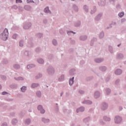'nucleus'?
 I'll return each mask as SVG.
<instances>
[{"mask_svg":"<svg viewBox=\"0 0 126 126\" xmlns=\"http://www.w3.org/2000/svg\"><path fill=\"white\" fill-rule=\"evenodd\" d=\"M44 12L47 14H52V11L50 10L49 6H47L44 8Z\"/></svg>","mask_w":126,"mask_h":126,"instance_id":"nucleus-15","label":"nucleus"},{"mask_svg":"<svg viewBox=\"0 0 126 126\" xmlns=\"http://www.w3.org/2000/svg\"><path fill=\"white\" fill-rule=\"evenodd\" d=\"M0 78L2 80H5L6 79V76L4 75H0Z\"/></svg>","mask_w":126,"mask_h":126,"instance_id":"nucleus-61","label":"nucleus"},{"mask_svg":"<svg viewBox=\"0 0 126 126\" xmlns=\"http://www.w3.org/2000/svg\"><path fill=\"white\" fill-rule=\"evenodd\" d=\"M43 75L41 73H38L35 76V79H40V78H42Z\"/></svg>","mask_w":126,"mask_h":126,"instance_id":"nucleus-43","label":"nucleus"},{"mask_svg":"<svg viewBox=\"0 0 126 126\" xmlns=\"http://www.w3.org/2000/svg\"><path fill=\"white\" fill-rule=\"evenodd\" d=\"M55 111L56 112H59V111H60V108L59 107L58 105H56Z\"/></svg>","mask_w":126,"mask_h":126,"instance_id":"nucleus-60","label":"nucleus"},{"mask_svg":"<svg viewBox=\"0 0 126 126\" xmlns=\"http://www.w3.org/2000/svg\"><path fill=\"white\" fill-rule=\"evenodd\" d=\"M37 63L39 64H44L45 63V61L42 58H38L37 59Z\"/></svg>","mask_w":126,"mask_h":126,"instance_id":"nucleus-22","label":"nucleus"},{"mask_svg":"<svg viewBox=\"0 0 126 126\" xmlns=\"http://www.w3.org/2000/svg\"><path fill=\"white\" fill-rule=\"evenodd\" d=\"M35 52L36 53H40V52H41V48L39 47L36 48L35 49Z\"/></svg>","mask_w":126,"mask_h":126,"instance_id":"nucleus-58","label":"nucleus"},{"mask_svg":"<svg viewBox=\"0 0 126 126\" xmlns=\"http://www.w3.org/2000/svg\"><path fill=\"white\" fill-rule=\"evenodd\" d=\"M59 81H60V82H62V81H63V80H64V75H61L58 79Z\"/></svg>","mask_w":126,"mask_h":126,"instance_id":"nucleus-39","label":"nucleus"},{"mask_svg":"<svg viewBox=\"0 0 126 126\" xmlns=\"http://www.w3.org/2000/svg\"><path fill=\"white\" fill-rule=\"evenodd\" d=\"M98 69L102 72H105V71L108 69V67H107L106 66H100L98 67Z\"/></svg>","mask_w":126,"mask_h":126,"instance_id":"nucleus-14","label":"nucleus"},{"mask_svg":"<svg viewBox=\"0 0 126 126\" xmlns=\"http://www.w3.org/2000/svg\"><path fill=\"white\" fill-rule=\"evenodd\" d=\"M99 122L100 125H101V126H105V125H106V122H105V121H104L103 119H100Z\"/></svg>","mask_w":126,"mask_h":126,"instance_id":"nucleus-47","label":"nucleus"},{"mask_svg":"<svg viewBox=\"0 0 126 126\" xmlns=\"http://www.w3.org/2000/svg\"><path fill=\"white\" fill-rule=\"evenodd\" d=\"M84 111H85V107L83 106H81L76 109V112L77 114H79V113H82L84 112Z\"/></svg>","mask_w":126,"mask_h":126,"instance_id":"nucleus-10","label":"nucleus"},{"mask_svg":"<svg viewBox=\"0 0 126 126\" xmlns=\"http://www.w3.org/2000/svg\"><path fill=\"white\" fill-rule=\"evenodd\" d=\"M24 9H25V10H27V11H30L31 9H32V7L29 5H25L24 6Z\"/></svg>","mask_w":126,"mask_h":126,"instance_id":"nucleus-26","label":"nucleus"},{"mask_svg":"<svg viewBox=\"0 0 126 126\" xmlns=\"http://www.w3.org/2000/svg\"><path fill=\"white\" fill-rule=\"evenodd\" d=\"M52 44L53 46H58V40L56 39H54L52 40Z\"/></svg>","mask_w":126,"mask_h":126,"instance_id":"nucleus-44","label":"nucleus"},{"mask_svg":"<svg viewBox=\"0 0 126 126\" xmlns=\"http://www.w3.org/2000/svg\"><path fill=\"white\" fill-rule=\"evenodd\" d=\"M105 92L106 95H107V96H109V95L111 94L112 90H111V89L107 88L105 89Z\"/></svg>","mask_w":126,"mask_h":126,"instance_id":"nucleus-23","label":"nucleus"},{"mask_svg":"<svg viewBox=\"0 0 126 126\" xmlns=\"http://www.w3.org/2000/svg\"><path fill=\"white\" fill-rule=\"evenodd\" d=\"M104 36H105V33H104V32H101L99 34V39H103Z\"/></svg>","mask_w":126,"mask_h":126,"instance_id":"nucleus-40","label":"nucleus"},{"mask_svg":"<svg viewBox=\"0 0 126 126\" xmlns=\"http://www.w3.org/2000/svg\"><path fill=\"white\" fill-rule=\"evenodd\" d=\"M81 25V21H76L74 23V26H75V27H80Z\"/></svg>","mask_w":126,"mask_h":126,"instance_id":"nucleus-35","label":"nucleus"},{"mask_svg":"<svg viewBox=\"0 0 126 126\" xmlns=\"http://www.w3.org/2000/svg\"><path fill=\"white\" fill-rule=\"evenodd\" d=\"M96 41H97V38H93L91 41V46H93V44H94V42H96Z\"/></svg>","mask_w":126,"mask_h":126,"instance_id":"nucleus-50","label":"nucleus"},{"mask_svg":"<svg viewBox=\"0 0 126 126\" xmlns=\"http://www.w3.org/2000/svg\"><path fill=\"white\" fill-rule=\"evenodd\" d=\"M60 34H63V33H64V30L63 29H61L59 31Z\"/></svg>","mask_w":126,"mask_h":126,"instance_id":"nucleus-57","label":"nucleus"},{"mask_svg":"<svg viewBox=\"0 0 126 126\" xmlns=\"http://www.w3.org/2000/svg\"><path fill=\"white\" fill-rule=\"evenodd\" d=\"M75 69H71L69 72L70 75H74L75 74Z\"/></svg>","mask_w":126,"mask_h":126,"instance_id":"nucleus-41","label":"nucleus"},{"mask_svg":"<svg viewBox=\"0 0 126 126\" xmlns=\"http://www.w3.org/2000/svg\"><path fill=\"white\" fill-rule=\"evenodd\" d=\"M108 51L111 54H114V48H113V46H112L111 45H109L108 46Z\"/></svg>","mask_w":126,"mask_h":126,"instance_id":"nucleus-34","label":"nucleus"},{"mask_svg":"<svg viewBox=\"0 0 126 126\" xmlns=\"http://www.w3.org/2000/svg\"><path fill=\"white\" fill-rule=\"evenodd\" d=\"M67 34L68 36H72V34L73 35H75V34H76V32L73 31H68L67 32Z\"/></svg>","mask_w":126,"mask_h":126,"instance_id":"nucleus-38","label":"nucleus"},{"mask_svg":"<svg viewBox=\"0 0 126 126\" xmlns=\"http://www.w3.org/2000/svg\"><path fill=\"white\" fill-rule=\"evenodd\" d=\"M32 27V23L30 22L26 23L23 26V28L25 30H29Z\"/></svg>","mask_w":126,"mask_h":126,"instance_id":"nucleus-4","label":"nucleus"},{"mask_svg":"<svg viewBox=\"0 0 126 126\" xmlns=\"http://www.w3.org/2000/svg\"><path fill=\"white\" fill-rule=\"evenodd\" d=\"M16 3H22V0H16Z\"/></svg>","mask_w":126,"mask_h":126,"instance_id":"nucleus-63","label":"nucleus"},{"mask_svg":"<svg viewBox=\"0 0 126 126\" xmlns=\"http://www.w3.org/2000/svg\"><path fill=\"white\" fill-rule=\"evenodd\" d=\"M36 66V65L35 64H28L27 66L28 69H31V68H33Z\"/></svg>","mask_w":126,"mask_h":126,"instance_id":"nucleus-37","label":"nucleus"},{"mask_svg":"<svg viewBox=\"0 0 126 126\" xmlns=\"http://www.w3.org/2000/svg\"><path fill=\"white\" fill-rule=\"evenodd\" d=\"M102 16H103V14L98 13L94 18L95 21H100V20H101Z\"/></svg>","mask_w":126,"mask_h":126,"instance_id":"nucleus-12","label":"nucleus"},{"mask_svg":"<svg viewBox=\"0 0 126 126\" xmlns=\"http://www.w3.org/2000/svg\"><path fill=\"white\" fill-rule=\"evenodd\" d=\"M87 38H88L87 35H81L79 37V40L80 41H86V40H87Z\"/></svg>","mask_w":126,"mask_h":126,"instance_id":"nucleus-24","label":"nucleus"},{"mask_svg":"<svg viewBox=\"0 0 126 126\" xmlns=\"http://www.w3.org/2000/svg\"><path fill=\"white\" fill-rule=\"evenodd\" d=\"M97 11V7L95 6H94L90 11V14H94V13H96V12Z\"/></svg>","mask_w":126,"mask_h":126,"instance_id":"nucleus-25","label":"nucleus"},{"mask_svg":"<svg viewBox=\"0 0 126 126\" xmlns=\"http://www.w3.org/2000/svg\"><path fill=\"white\" fill-rule=\"evenodd\" d=\"M24 124L26 125V126H29L31 124V119L28 118L24 121Z\"/></svg>","mask_w":126,"mask_h":126,"instance_id":"nucleus-27","label":"nucleus"},{"mask_svg":"<svg viewBox=\"0 0 126 126\" xmlns=\"http://www.w3.org/2000/svg\"><path fill=\"white\" fill-rule=\"evenodd\" d=\"M73 83H74V77L70 78L69 80V84L70 86H72V85H73Z\"/></svg>","mask_w":126,"mask_h":126,"instance_id":"nucleus-36","label":"nucleus"},{"mask_svg":"<svg viewBox=\"0 0 126 126\" xmlns=\"http://www.w3.org/2000/svg\"><path fill=\"white\" fill-rule=\"evenodd\" d=\"M72 8L75 12H78V11L79 10V8H78V6H77L76 4H73L72 5Z\"/></svg>","mask_w":126,"mask_h":126,"instance_id":"nucleus-29","label":"nucleus"},{"mask_svg":"<svg viewBox=\"0 0 126 126\" xmlns=\"http://www.w3.org/2000/svg\"><path fill=\"white\" fill-rule=\"evenodd\" d=\"M17 37H18V34H17V33H14L12 35V38L14 39V40H16Z\"/></svg>","mask_w":126,"mask_h":126,"instance_id":"nucleus-52","label":"nucleus"},{"mask_svg":"<svg viewBox=\"0 0 126 126\" xmlns=\"http://www.w3.org/2000/svg\"><path fill=\"white\" fill-rule=\"evenodd\" d=\"M19 47H23V46H24V41L21 40L19 41Z\"/></svg>","mask_w":126,"mask_h":126,"instance_id":"nucleus-49","label":"nucleus"},{"mask_svg":"<svg viewBox=\"0 0 126 126\" xmlns=\"http://www.w3.org/2000/svg\"><path fill=\"white\" fill-rule=\"evenodd\" d=\"M11 123L13 126H17V124H18V119H17V118L12 119Z\"/></svg>","mask_w":126,"mask_h":126,"instance_id":"nucleus-11","label":"nucleus"},{"mask_svg":"<svg viewBox=\"0 0 126 126\" xmlns=\"http://www.w3.org/2000/svg\"><path fill=\"white\" fill-rule=\"evenodd\" d=\"M116 58L118 61H122V60H124L125 56L124 55V54L119 53L117 54Z\"/></svg>","mask_w":126,"mask_h":126,"instance_id":"nucleus-6","label":"nucleus"},{"mask_svg":"<svg viewBox=\"0 0 126 126\" xmlns=\"http://www.w3.org/2000/svg\"><path fill=\"white\" fill-rule=\"evenodd\" d=\"M35 95L37 98H41L42 97V92L40 91H37L35 93Z\"/></svg>","mask_w":126,"mask_h":126,"instance_id":"nucleus-30","label":"nucleus"},{"mask_svg":"<svg viewBox=\"0 0 126 126\" xmlns=\"http://www.w3.org/2000/svg\"><path fill=\"white\" fill-rule=\"evenodd\" d=\"M27 91V87L26 86H23L20 88V91L22 93H25V92H26Z\"/></svg>","mask_w":126,"mask_h":126,"instance_id":"nucleus-31","label":"nucleus"},{"mask_svg":"<svg viewBox=\"0 0 126 126\" xmlns=\"http://www.w3.org/2000/svg\"><path fill=\"white\" fill-rule=\"evenodd\" d=\"M8 63H9V61H8V60L7 59H3L2 61V63H3V64H7Z\"/></svg>","mask_w":126,"mask_h":126,"instance_id":"nucleus-48","label":"nucleus"},{"mask_svg":"<svg viewBox=\"0 0 126 126\" xmlns=\"http://www.w3.org/2000/svg\"><path fill=\"white\" fill-rule=\"evenodd\" d=\"M115 75H122L123 74V70L121 68L116 69L114 71Z\"/></svg>","mask_w":126,"mask_h":126,"instance_id":"nucleus-9","label":"nucleus"},{"mask_svg":"<svg viewBox=\"0 0 126 126\" xmlns=\"http://www.w3.org/2000/svg\"><path fill=\"white\" fill-rule=\"evenodd\" d=\"M24 56L26 58H29L30 57V52L28 51H25L24 52Z\"/></svg>","mask_w":126,"mask_h":126,"instance_id":"nucleus-42","label":"nucleus"},{"mask_svg":"<svg viewBox=\"0 0 126 126\" xmlns=\"http://www.w3.org/2000/svg\"><path fill=\"white\" fill-rule=\"evenodd\" d=\"M124 15H125L124 12H121L118 14V16H119V17H123Z\"/></svg>","mask_w":126,"mask_h":126,"instance_id":"nucleus-55","label":"nucleus"},{"mask_svg":"<svg viewBox=\"0 0 126 126\" xmlns=\"http://www.w3.org/2000/svg\"><path fill=\"white\" fill-rule=\"evenodd\" d=\"M11 8H12V9H17V8H18V6L16 5H14L11 7Z\"/></svg>","mask_w":126,"mask_h":126,"instance_id":"nucleus-59","label":"nucleus"},{"mask_svg":"<svg viewBox=\"0 0 126 126\" xmlns=\"http://www.w3.org/2000/svg\"><path fill=\"white\" fill-rule=\"evenodd\" d=\"M15 80L16 81H24V77L22 76H19V77H15L14 78Z\"/></svg>","mask_w":126,"mask_h":126,"instance_id":"nucleus-21","label":"nucleus"},{"mask_svg":"<svg viewBox=\"0 0 126 126\" xmlns=\"http://www.w3.org/2000/svg\"><path fill=\"white\" fill-rule=\"evenodd\" d=\"M1 126H8V124L6 122H4L1 124Z\"/></svg>","mask_w":126,"mask_h":126,"instance_id":"nucleus-62","label":"nucleus"},{"mask_svg":"<svg viewBox=\"0 0 126 126\" xmlns=\"http://www.w3.org/2000/svg\"><path fill=\"white\" fill-rule=\"evenodd\" d=\"M103 119L104 122H107V123H110L111 121V117L107 116H103Z\"/></svg>","mask_w":126,"mask_h":126,"instance_id":"nucleus-17","label":"nucleus"},{"mask_svg":"<svg viewBox=\"0 0 126 126\" xmlns=\"http://www.w3.org/2000/svg\"><path fill=\"white\" fill-rule=\"evenodd\" d=\"M82 104H86V105H92L93 102L89 100H84L82 101Z\"/></svg>","mask_w":126,"mask_h":126,"instance_id":"nucleus-19","label":"nucleus"},{"mask_svg":"<svg viewBox=\"0 0 126 126\" xmlns=\"http://www.w3.org/2000/svg\"><path fill=\"white\" fill-rule=\"evenodd\" d=\"M8 38V30L5 29L0 34V39L3 41H6Z\"/></svg>","mask_w":126,"mask_h":126,"instance_id":"nucleus-1","label":"nucleus"},{"mask_svg":"<svg viewBox=\"0 0 126 126\" xmlns=\"http://www.w3.org/2000/svg\"><path fill=\"white\" fill-rule=\"evenodd\" d=\"M90 121V118L87 117L83 120V123H84L85 124H87V123H89Z\"/></svg>","mask_w":126,"mask_h":126,"instance_id":"nucleus-45","label":"nucleus"},{"mask_svg":"<svg viewBox=\"0 0 126 126\" xmlns=\"http://www.w3.org/2000/svg\"><path fill=\"white\" fill-rule=\"evenodd\" d=\"M33 45L34 44L33 43V42H29L28 44V46L30 48H31V47H33Z\"/></svg>","mask_w":126,"mask_h":126,"instance_id":"nucleus-53","label":"nucleus"},{"mask_svg":"<svg viewBox=\"0 0 126 126\" xmlns=\"http://www.w3.org/2000/svg\"><path fill=\"white\" fill-rule=\"evenodd\" d=\"M13 67L14 69L18 70V69H20V64L18 63H15L13 64Z\"/></svg>","mask_w":126,"mask_h":126,"instance_id":"nucleus-28","label":"nucleus"},{"mask_svg":"<svg viewBox=\"0 0 126 126\" xmlns=\"http://www.w3.org/2000/svg\"><path fill=\"white\" fill-rule=\"evenodd\" d=\"M94 62L96 63H103V62H104V58H95L94 59Z\"/></svg>","mask_w":126,"mask_h":126,"instance_id":"nucleus-16","label":"nucleus"},{"mask_svg":"<svg viewBox=\"0 0 126 126\" xmlns=\"http://www.w3.org/2000/svg\"><path fill=\"white\" fill-rule=\"evenodd\" d=\"M108 106L109 105H108L107 102H102L101 105V109L102 111H106L108 109Z\"/></svg>","mask_w":126,"mask_h":126,"instance_id":"nucleus-7","label":"nucleus"},{"mask_svg":"<svg viewBox=\"0 0 126 126\" xmlns=\"http://www.w3.org/2000/svg\"><path fill=\"white\" fill-rule=\"evenodd\" d=\"M37 110L40 112V114H42V115H44V114L46 113V110L44 109L42 105L37 106Z\"/></svg>","mask_w":126,"mask_h":126,"instance_id":"nucleus-5","label":"nucleus"},{"mask_svg":"<svg viewBox=\"0 0 126 126\" xmlns=\"http://www.w3.org/2000/svg\"><path fill=\"white\" fill-rule=\"evenodd\" d=\"M120 83H121V79H116L114 83L115 85H119V84H120Z\"/></svg>","mask_w":126,"mask_h":126,"instance_id":"nucleus-46","label":"nucleus"},{"mask_svg":"<svg viewBox=\"0 0 126 126\" xmlns=\"http://www.w3.org/2000/svg\"><path fill=\"white\" fill-rule=\"evenodd\" d=\"M10 88L14 89V88H17V84H12L10 85Z\"/></svg>","mask_w":126,"mask_h":126,"instance_id":"nucleus-51","label":"nucleus"},{"mask_svg":"<svg viewBox=\"0 0 126 126\" xmlns=\"http://www.w3.org/2000/svg\"><path fill=\"white\" fill-rule=\"evenodd\" d=\"M114 122L115 125H121L123 123V117L120 115H116L114 117Z\"/></svg>","mask_w":126,"mask_h":126,"instance_id":"nucleus-2","label":"nucleus"},{"mask_svg":"<svg viewBox=\"0 0 126 126\" xmlns=\"http://www.w3.org/2000/svg\"><path fill=\"white\" fill-rule=\"evenodd\" d=\"M39 86H40V84L37 83H32L31 85V88L32 89L37 88V87H39Z\"/></svg>","mask_w":126,"mask_h":126,"instance_id":"nucleus-18","label":"nucleus"},{"mask_svg":"<svg viewBox=\"0 0 126 126\" xmlns=\"http://www.w3.org/2000/svg\"><path fill=\"white\" fill-rule=\"evenodd\" d=\"M83 9L86 13H88V12H89V7L87 5H84L83 6Z\"/></svg>","mask_w":126,"mask_h":126,"instance_id":"nucleus-33","label":"nucleus"},{"mask_svg":"<svg viewBox=\"0 0 126 126\" xmlns=\"http://www.w3.org/2000/svg\"><path fill=\"white\" fill-rule=\"evenodd\" d=\"M37 36L38 37V38H42V37H43V33H37Z\"/></svg>","mask_w":126,"mask_h":126,"instance_id":"nucleus-56","label":"nucleus"},{"mask_svg":"<svg viewBox=\"0 0 126 126\" xmlns=\"http://www.w3.org/2000/svg\"><path fill=\"white\" fill-rule=\"evenodd\" d=\"M98 3L100 6H104L106 4V0H100Z\"/></svg>","mask_w":126,"mask_h":126,"instance_id":"nucleus-20","label":"nucleus"},{"mask_svg":"<svg viewBox=\"0 0 126 126\" xmlns=\"http://www.w3.org/2000/svg\"><path fill=\"white\" fill-rule=\"evenodd\" d=\"M101 96V92L99 91H95L94 93V99H98Z\"/></svg>","mask_w":126,"mask_h":126,"instance_id":"nucleus-8","label":"nucleus"},{"mask_svg":"<svg viewBox=\"0 0 126 126\" xmlns=\"http://www.w3.org/2000/svg\"><path fill=\"white\" fill-rule=\"evenodd\" d=\"M43 22L44 24H47L48 23V20L45 19L43 20Z\"/></svg>","mask_w":126,"mask_h":126,"instance_id":"nucleus-64","label":"nucleus"},{"mask_svg":"<svg viewBox=\"0 0 126 126\" xmlns=\"http://www.w3.org/2000/svg\"><path fill=\"white\" fill-rule=\"evenodd\" d=\"M41 122L43 124H48L50 123V119L46 117L41 118Z\"/></svg>","mask_w":126,"mask_h":126,"instance_id":"nucleus-13","label":"nucleus"},{"mask_svg":"<svg viewBox=\"0 0 126 126\" xmlns=\"http://www.w3.org/2000/svg\"><path fill=\"white\" fill-rule=\"evenodd\" d=\"M34 0H27V2L28 3H30V2H33V3H35V4H36V5H37V4H39V0H37L36 1H34Z\"/></svg>","mask_w":126,"mask_h":126,"instance_id":"nucleus-32","label":"nucleus"},{"mask_svg":"<svg viewBox=\"0 0 126 126\" xmlns=\"http://www.w3.org/2000/svg\"><path fill=\"white\" fill-rule=\"evenodd\" d=\"M46 71L48 74H50V75H54V74H55V72H56L55 68L52 66H49L47 67Z\"/></svg>","mask_w":126,"mask_h":126,"instance_id":"nucleus-3","label":"nucleus"},{"mask_svg":"<svg viewBox=\"0 0 126 126\" xmlns=\"http://www.w3.org/2000/svg\"><path fill=\"white\" fill-rule=\"evenodd\" d=\"M18 9H19V11H20V12H21L23 11V10H24L23 7L21 6H19L18 7Z\"/></svg>","mask_w":126,"mask_h":126,"instance_id":"nucleus-54","label":"nucleus"}]
</instances>
